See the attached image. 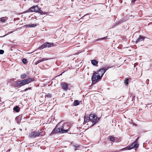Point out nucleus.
<instances>
[{
  "label": "nucleus",
  "instance_id": "obj_1",
  "mask_svg": "<svg viewBox=\"0 0 152 152\" xmlns=\"http://www.w3.org/2000/svg\"><path fill=\"white\" fill-rule=\"evenodd\" d=\"M90 121L93 124L91 126H93L97 123L100 119V118H97L96 115L94 114H90Z\"/></svg>",
  "mask_w": 152,
  "mask_h": 152
},
{
  "label": "nucleus",
  "instance_id": "obj_2",
  "mask_svg": "<svg viewBox=\"0 0 152 152\" xmlns=\"http://www.w3.org/2000/svg\"><path fill=\"white\" fill-rule=\"evenodd\" d=\"M61 128L62 133H65L67 132L70 128V126L67 123L62 124L61 126Z\"/></svg>",
  "mask_w": 152,
  "mask_h": 152
},
{
  "label": "nucleus",
  "instance_id": "obj_3",
  "mask_svg": "<svg viewBox=\"0 0 152 152\" xmlns=\"http://www.w3.org/2000/svg\"><path fill=\"white\" fill-rule=\"evenodd\" d=\"M102 78L96 72H94L91 77V80L93 82H95L96 81H99L101 80Z\"/></svg>",
  "mask_w": 152,
  "mask_h": 152
},
{
  "label": "nucleus",
  "instance_id": "obj_4",
  "mask_svg": "<svg viewBox=\"0 0 152 152\" xmlns=\"http://www.w3.org/2000/svg\"><path fill=\"white\" fill-rule=\"evenodd\" d=\"M34 79L31 78H29L27 79H24L21 81H19L20 85L21 87L22 86L27 84L32 81H33Z\"/></svg>",
  "mask_w": 152,
  "mask_h": 152
},
{
  "label": "nucleus",
  "instance_id": "obj_5",
  "mask_svg": "<svg viewBox=\"0 0 152 152\" xmlns=\"http://www.w3.org/2000/svg\"><path fill=\"white\" fill-rule=\"evenodd\" d=\"M58 133H62L61 128V127H58L57 126L53 129L52 132L50 134V136L53 135Z\"/></svg>",
  "mask_w": 152,
  "mask_h": 152
},
{
  "label": "nucleus",
  "instance_id": "obj_6",
  "mask_svg": "<svg viewBox=\"0 0 152 152\" xmlns=\"http://www.w3.org/2000/svg\"><path fill=\"white\" fill-rule=\"evenodd\" d=\"M109 68V67H107V68H102L97 70L96 72H97V73H98V74L102 78L104 73Z\"/></svg>",
  "mask_w": 152,
  "mask_h": 152
},
{
  "label": "nucleus",
  "instance_id": "obj_7",
  "mask_svg": "<svg viewBox=\"0 0 152 152\" xmlns=\"http://www.w3.org/2000/svg\"><path fill=\"white\" fill-rule=\"evenodd\" d=\"M53 45V43H50L48 42H46L42 45L40 46L39 48L40 49H42L45 48H49L51 46V45Z\"/></svg>",
  "mask_w": 152,
  "mask_h": 152
},
{
  "label": "nucleus",
  "instance_id": "obj_8",
  "mask_svg": "<svg viewBox=\"0 0 152 152\" xmlns=\"http://www.w3.org/2000/svg\"><path fill=\"white\" fill-rule=\"evenodd\" d=\"M61 87L64 90L66 91L68 89L69 84L66 82H62L61 83Z\"/></svg>",
  "mask_w": 152,
  "mask_h": 152
},
{
  "label": "nucleus",
  "instance_id": "obj_9",
  "mask_svg": "<svg viewBox=\"0 0 152 152\" xmlns=\"http://www.w3.org/2000/svg\"><path fill=\"white\" fill-rule=\"evenodd\" d=\"M38 131L31 132L29 134V137H35L39 136Z\"/></svg>",
  "mask_w": 152,
  "mask_h": 152
},
{
  "label": "nucleus",
  "instance_id": "obj_10",
  "mask_svg": "<svg viewBox=\"0 0 152 152\" xmlns=\"http://www.w3.org/2000/svg\"><path fill=\"white\" fill-rule=\"evenodd\" d=\"M138 147V146H135L134 145V142L131 144L129 147H126L125 148L126 150H130L132 148H137Z\"/></svg>",
  "mask_w": 152,
  "mask_h": 152
},
{
  "label": "nucleus",
  "instance_id": "obj_11",
  "mask_svg": "<svg viewBox=\"0 0 152 152\" xmlns=\"http://www.w3.org/2000/svg\"><path fill=\"white\" fill-rule=\"evenodd\" d=\"M145 37H143V36L140 35L139 37L137 39L136 44L137 43L141 41H143Z\"/></svg>",
  "mask_w": 152,
  "mask_h": 152
},
{
  "label": "nucleus",
  "instance_id": "obj_12",
  "mask_svg": "<svg viewBox=\"0 0 152 152\" xmlns=\"http://www.w3.org/2000/svg\"><path fill=\"white\" fill-rule=\"evenodd\" d=\"M84 123H86L87 122H88L90 121V116L89 117L88 116H86V115H85L84 117Z\"/></svg>",
  "mask_w": 152,
  "mask_h": 152
},
{
  "label": "nucleus",
  "instance_id": "obj_13",
  "mask_svg": "<svg viewBox=\"0 0 152 152\" xmlns=\"http://www.w3.org/2000/svg\"><path fill=\"white\" fill-rule=\"evenodd\" d=\"M34 6V12H39V10H40V9H41V8H39L38 6L37 5H35V6Z\"/></svg>",
  "mask_w": 152,
  "mask_h": 152
},
{
  "label": "nucleus",
  "instance_id": "obj_14",
  "mask_svg": "<svg viewBox=\"0 0 152 152\" xmlns=\"http://www.w3.org/2000/svg\"><path fill=\"white\" fill-rule=\"evenodd\" d=\"M36 26V24H31L26 25L24 26L26 27H34Z\"/></svg>",
  "mask_w": 152,
  "mask_h": 152
},
{
  "label": "nucleus",
  "instance_id": "obj_15",
  "mask_svg": "<svg viewBox=\"0 0 152 152\" xmlns=\"http://www.w3.org/2000/svg\"><path fill=\"white\" fill-rule=\"evenodd\" d=\"M92 64L94 66H96L98 63V61L96 60H92L91 61Z\"/></svg>",
  "mask_w": 152,
  "mask_h": 152
},
{
  "label": "nucleus",
  "instance_id": "obj_16",
  "mask_svg": "<svg viewBox=\"0 0 152 152\" xmlns=\"http://www.w3.org/2000/svg\"><path fill=\"white\" fill-rule=\"evenodd\" d=\"M34 6H33L30 8L27 11L28 12H34Z\"/></svg>",
  "mask_w": 152,
  "mask_h": 152
},
{
  "label": "nucleus",
  "instance_id": "obj_17",
  "mask_svg": "<svg viewBox=\"0 0 152 152\" xmlns=\"http://www.w3.org/2000/svg\"><path fill=\"white\" fill-rule=\"evenodd\" d=\"M52 97V95L51 94H48L46 95H45V98H47V99L50 98Z\"/></svg>",
  "mask_w": 152,
  "mask_h": 152
},
{
  "label": "nucleus",
  "instance_id": "obj_18",
  "mask_svg": "<svg viewBox=\"0 0 152 152\" xmlns=\"http://www.w3.org/2000/svg\"><path fill=\"white\" fill-rule=\"evenodd\" d=\"M13 110L16 112H18L20 111V109L19 107L17 106H16L13 108Z\"/></svg>",
  "mask_w": 152,
  "mask_h": 152
},
{
  "label": "nucleus",
  "instance_id": "obj_19",
  "mask_svg": "<svg viewBox=\"0 0 152 152\" xmlns=\"http://www.w3.org/2000/svg\"><path fill=\"white\" fill-rule=\"evenodd\" d=\"M139 138V137H137V139L134 142V146H139V144L137 143V141Z\"/></svg>",
  "mask_w": 152,
  "mask_h": 152
},
{
  "label": "nucleus",
  "instance_id": "obj_20",
  "mask_svg": "<svg viewBox=\"0 0 152 152\" xmlns=\"http://www.w3.org/2000/svg\"><path fill=\"white\" fill-rule=\"evenodd\" d=\"M14 83H15V85L14 86L15 87L19 88L20 87L19 83V81L15 82Z\"/></svg>",
  "mask_w": 152,
  "mask_h": 152
},
{
  "label": "nucleus",
  "instance_id": "obj_21",
  "mask_svg": "<svg viewBox=\"0 0 152 152\" xmlns=\"http://www.w3.org/2000/svg\"><path fill=\"white\" fill-rule=\"evenodd\" d=\"M80 102L79 101L77 100H75L74 102V105L75 106H76L80 104Z\"/></svg>",
  "mask_w": 152,
  "mask_h": 152
},
{
  "label": "nucleus",
  "instance_id": "obj_22",
  "mask_svg": "<svg viewBox=\"0 0 152 152\" xmlns=\"http://www.w3.org/2000/svg\"><path fill=\"white\" fill-rule=\"evenodd\" d=\"M38 134H39V135H41V136H44L45 135V132L44 131H38Z\"/></svg>",
  "mask_w": 152,
  "mask_h": 152
},
{
  "label": "nucleus",
  "instance_id": "obj_23",
  "mask_svg": "<svg viewBox=\"0 0 152 152\" xmlns=\"http://www.w3.org/2000/svg\"><path fill=\"white\" fill-rule=\"evenodd\" d=\"M129 80H131V79H128V78H125V79L124 83L126 86L128 85V81Z\"/></svg>",
  "mask_w": 152,
  "mask_h": 152
},
{
  "label": "nucleus",
  "instance_id": "obj_24",
  "mask_svg": "<svg viewBox=\"0 0 152 152\" xmlns=\"http://www.w3.org/2000/svg\"><path fill=\"white\" fill-rule=\"evenodd\" d=\"M45 60H46V59H45V58H42L41 59H39L38 61H37L36 62V64H37L41 62H42L43 61H44Z\"/></svg>",
  "mask_w": 152,
  "mask_h": 152
},
{
  "label": "nucleus",
  "instance_id": "obj_25",
  "mask_svg": "<svg viewBox=\"0 0 152 152\" xmlns=\"http://www.w3.org/2000/svg\"><path fill=\"white\" fill-rule=\"evenodd\" d=\"M27 75L26 74H24L21 75L20 76V78L22 79H23L26 77Z\"/></svg>",
  "mask_w": 152,
  "mask_h": 152
},
{
  "label": "nucleus",
  "instance_id": "obj_26",
  "mask_svg": "<svg viewBox=\"0 0 152 152\" xmlns=\"http://www.w3.org/2000/svg\"><path fill=\"white\" fill-rule=\"evenodd\" d=\"M110 140L111 141L114 142V141L115 140V138L114 137L112 136H111L110 137Z\"/></svg>",
  "mask_w": 152,
  "mask_h": 152
},
{
  "label": "nucleus",
  "instance_id": "obj_27",
  "mask_svg": "<svg viewBox=\"0 0 152 152\" xmlns=\"http://www.w3.org/2000/svg\"><path fill=\"white\" fill-rule=\"evenodd\" d=\"M22 62L24 64H25L27 63V60L25 58H23L22 60Z\"/></svg>",
  "mask_w": 152,
  "mask_h": 152
},
{
  "label": "nucleus",
  "instance_id": "obj_28",
  "mask_svg": "<svg viewBox=\"0 0 152 152\" xmlns=\"http://www.w3.org/2000/svg\"><path fill=\"white\" fill-rule=\"evenodd\" d=\"M4 50H0V54H2L4 53Z\"/></svg>",
  "mask_w": 152,
  "mask_h": 152
},
{
  "label": "nucleus",
  "instance_id": "obj_29",
  "mask_svg": "<svg viewBox=\"0 0 152 152\" xmlns=\"http://www.w3.org/2000/svg\"><path fill=\"white\" fill-rule=\"evenodd\" d=\"M39 12V13H40L42 15L45 14L44 12H43L40 9V10H39V12Z\"/></svg>",
  "mask_w": 152,
  "mask_h": 152
},
{
  "label": "nucleus",
  "instance_id": "obj_30",
  "mask_svg": "<svg viewBox=\"0 0 152 152\" xmlns=\"http://www.w3.org/2000/svg\"><path fill=\"white\" fill-rule=\"evenodd\" d=\"M107 37H108L107 36V37H104L103 38H101L100 39L103 40V39H109V38H107Z\"/></svg>",
  "mask_w": 152,
  "mask_h": 152
},
{
  "label": "nucleus",
  "instance_id": "obj_31",
  "mask_svg": "<svg viewBox=\"0 0 152 152\" xmlns=\"http://www.w3.org/2000/svg\"><path fill=\"white\" fill-rule=\"evenodd\" d=\"M5 21V20L3 18H1V21L2 22H3Z\"/></svg>",
  "mask_w": 152,
  "mask_h": 152
},
{
  "label": "nucleus",
  "instance_id": "obj_32",
  "mask_svg": "<svg viewBox=\"0 0 152 152\" xmlns=\"http://www.w3.org/2000/svg\"><path fill=\"white\" fill-rule=\"evenodd\" d=\"M31 89V88H26L24 90V91H27L28 90V89Z\"/></svg>",
  "mask_w": 152,
  "mask_h": 152
},
{
  "label": "nucleus",
  "instance_id": "obj_33",
  "mask_svg": "<svg viewBox=\"0 0 152 152\" xmlns=\"http://www.w3.org/2000/svg\"><path fill=\"white\" fill-rule=\"evenodd\" d=\"M136 1V0H132V3H134V2Z\"/></svg>",
  "mask_w": 152,
  "mask_h": 152
},
{
  "label": "nucleus",
  "instance_id": "obj_34",
  "mask_svg": "<svg viewBox=\"0 0 152 152\" xmlns=\"http://www.w3.org/2000/svg\"><path fill=\"white\" fill-rule=\"evenodd\" d=\"M75 147L76 148H78L79 147V145H77L76 146H75Z\"/></svg>",
  "mask_w": 152,
  "mask_h": 152
},
{
  "label": "nucleus",
  "instance_id": "obj_35",
  "mask_svg": "<svg viewBox=\"0 0 152 152\" xmlns=\"http://www.w3.org/2000/svg\"><path fill=\"white\" fill-rule=\"evenodd\" d=\"M149 80L148 79H147L146 81V82L148 84V83L149 82Z\"/></svg>",
  "mask_w": 152,
  "mask_h": 152
},
{
  "label": "nucleus",
  "instance_id": "obj_36",
  "mask_svg": "<svg viewBox=\"0 0 152 152\" xmlns=\"http://www.w3.org/2000/svg\"><path fill=\"white\" fill-rule=\"evenodd\" d=\"M62 73L61 74H60V75H62Z\"/></svg>",
  "mask_w": 152,
  "mask_h": 152
}]
</instances>
